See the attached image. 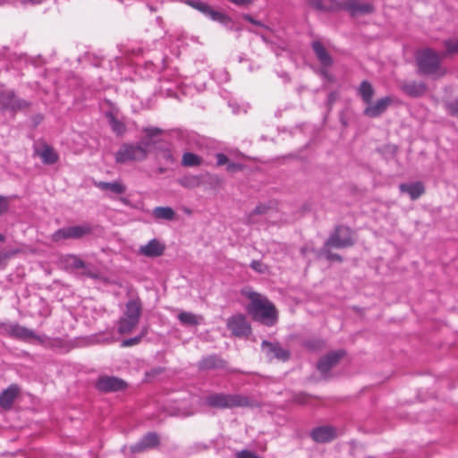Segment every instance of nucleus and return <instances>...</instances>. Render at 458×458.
Listing matches in <instances>:
<instances>
[{"mask_svg": "<svg viewBox=\"0 0 458 458\" xmlns=\"http://www.w3.org/2000/svg\"><path fill=\"white\" fill-rule=\"evenodd\" d=\"M243 296L250 301L247 307L248 313L253 319L267 326H273L277 319L276 310L272 302L264 295L246 287L242 291Z\"/></svg>", "mask_w": 458, "mask_h": 458, "instance_id": "f257e3e1", "label": "nucleus"}, {"mask_svg": "<svg viewBox=\"0 0 458 458\" xmlns=\"http://www.w3.org/2000/svg\"><path fill=\"white\" fill-rule=\"evenodd\" d=\"M416 72L420 76L439 79L446 74V70L442 66L439 54L430 47H425L415 53Z\"/></svg>", "mask_w": 458, "mask_h": 458, "instance_id": "f03ea898", "label": "nucleus"}, {"mask_svg": "<svg viewBox=\"0 0 458 458\" xmlns=\"http://www.w3.org/2000/svg\"><path fill=\"white\" fill-rule=\"evenodd\" d=\"M248 397L236 394L212 393L205 396L203 404L213 409H233L250 405Z\"/></svg>", "mask_w": 458, "mask_h": 458, "instance_id": "7ed1b4c3", "label": "nucleus"}, {"mask_svg": "<svg viewBox=\"0 0 458 458\" xmlns=\"http://www.w3.org/2000/svg\"><path fill=\"white\" fill-rule=\"evenodd\" d=\"M355 242L352 231H335L330 238L325 242L321 249L319 256L329 261H341L339 255L330 251L331 248H345L351 246Z\"/></svg>", "mask_w": 458, "mask_h": 458, "instance_id": "20e7f679", "label": "nucleus"}, {"mask_svg": "<svg viewBox=\"0 0 458 458\" xmlns=\"http://www.w3.org/2000/svg\"><path fill=\"white\" fill-rule=\"evenodd\" d=\"M142 311V305L139 299L130 300L125 306L123 316L118 321V332L128 334L138 325Z\"/></svg>", "mask_w": 458, "mask_h": 458, "instance_id": "39448f33", "label": "nucleus"}, {"mask_svg": "<svg viewBox=\"0 0 458 458\" xmlns=\"http://www.w3.org/2000/svg\"><path fill=\"white\" fill-rule=\"evenodd\" d=\"M31 103L16 96L13 90L0 91V109L11 113H17L29 108Z\"/></svg>", "mask_w": 458, "mask_h": 458, "instance_id": "423d86ee", "label": "nucleus"}, {"mask_svg": "<svg viewBox=\"0 0 458 458\" xmlns=\"http://www.w3.org/2000/svg\"><path fill=\"white\" fill-rule=\"evenodd\" d=\"M147 158L146 151L138 144L123 143L115 153V161L124 164L129 161H142Z\"/></svg>", "mask_w": 458, "mask_h": 458, "instance_id": "0eeeda50", "label": "nucleus"}, {"mask_svg": "<svg viewBox=\"0 0 458 458\" xmlns=\"http://www.w3.org/2000/svg\"><path fill=\"white\" fill-rule=\"evenodd\" d=\"M186 3L214 21H217L224 26L231 24V17H229L225 13L214 10L211 5L205 2L199 0H187Z\"/></svg>", "mask_w": 458, "mask_h": 458, "instance_id": "6e6552de", "label": "nucleus"}, {"mask_svg": "<svg viewBox=\"0 0 458 458\" xmlns=\"http://www.w3.org/2000/svg\"><path fill=\"white\" fill-rule=\"evenodd\" d=\"M62 263L66 269L72 271H81V273L89 277H96L97 274L89 264L85 263L76 255H67L62 258Z\"/></svg>", "mask_w": 458, "mask_h": 458, "instance_id": "1a4fd4ad", "label": "nucleus"}, {"mask_svg": "<svg viewBox=\"0 0 458 458\" xmlns=\"http://www.w3.org/2000/svg\"><path fill=\"white\" fill-rule=\"evenodd\" d=\"M340 10H344L351 16L355 17L374 13L375 6L370 3H364L359 0H344L340 3Z\"/></svg>", "mask_w": 458, "mask_h": 458, "instance_id": "9d476101", "label": "nucleus"}, {"mask_svg": "<svg viewBox=\"0 0 458 458\" xmlns=\"http://www.w3.org/2000/svg\"><path fill=\"white\" fill-rule=\"evenodd\" d=\"M393 103V98L389 96L377 99L375 103L372 101L367 104L363 110V115L369 118H377L382 115L389 106Z\"/></svg>", "mask_w": 458, "mask_h": 458, "instance_id": "9b49d317", "label": "nucleus"}, {"mask_svg": "<svg viewBox=\"0 0 458 458\" xmlns=\"http://www.w3.org/2000/svg\"><path fill=\"white\" fill-rule=\"evenodd\" d=\"M227 327L236 336H247L250 334L251 328L247 318L242 314L231 317L228 319Z\"/></svg>", "mask_w": 458, "mask_h": 458, "instance_id": "f8f14e48", "label": "nucleus"}, {"mask_svg": "<svg viewBox=\"0 0 458 458\" xmlns=\"http://www.w3.org/2000/svg\"><path fill=\"white\" fill-rule=\"evenodd\" d=\"M400 89L412 98H421L428 92V85L423 81H405L401 83Z\"/></svg>", "mask_w": 458, "mask_h": 458, "instance_id": "ddd939ff", "label": "nucleus"}, {"mask_svg": "<svg viewBox=\"0 0 458 458\" xmlns=\"http://www.w3.org/2000/svg\"><path fill=\"white\" fill-rule=\"evenodd\" d=\"M5 331L15 338L24 340V341H31L38 340L41 341V337L38 336L35 332L31 329H29L25 327L20 326L19 324L11 323L5 326Z\"/></svg>", "mask_w": 458, "mask_h": 458, "instance_id": "4468645a", "label": "nucleus"}, {"mask_svg": "<svg viewBox=\"0 0 458 458\" xmlns=\"http://www.w3.org/2000/svg\"><path fill=\"white\" fill-rule=\"evenodd\" d=\"M262 351L268 359H277L285 361L289 359L290 353L287 350L282 348L278 343L262 342Z\"/></svg>", "mask_w": 458, "mask_h": 458, "instance_id": "2eb2a0df", "label": "nucleus"}, {"mask_svg": "<svg viewBox=\"0 0 458 458\" xmlns=\"http://www.w3.org/2000/svg\"><path fill=\"white\" fill-rule=\"evenodd\" d=\"M145 135L137 143L146 151L148 155L149 149L153 145L159 141V136L162 133V130L157 127H147L143 129Z\"/></svg>", "mask_w": 458, "mask_h": 458, "instance_id": "dca6fc26", "label": "nucleus"}, {"mask_svg": "<svg viewBox=\"0 0 458 458\" xmlns=\"http://www.w3.org/2000/svg\"><path fill=\"white\" fill-rule=\"evenodd\" d=\"M344 356L343 351L331 352L328 354L323 356L318 362L317 368L318 370L323 375L327 376V374L330 371V369L339 361V360Z\"/></svg>", "mask_w": 458, "mask_h": 458, "instance_id": "f3484780", "label": "nucleus"}, {"mask_svg": "<svg viewBox=\"0 0 458 458\" xmlns=\"http://www.w3.org/2000/svg\"><path fill=\"white\" fill-rule=\"evenodd\" d=\"M126 383L115 377H101L97 382V387L103 392H113L125 388Z\"/></svg>", "mask_w": 458, "mask_h": 458, "instance_id": "a211bd4d", "label": "nucleus"}, {"mask_svg": "<svg viewBox=\"0 0 458 458\" xmlns=\"http://www.w3.org/2000/svg\"><path fill=\"white\" fill-rule=\"evenodd\" d=\"M20 392L21 388L18 386V385H10L6 389L0 393V407L4 410L11 409Z\"/></svg>", "mask_w": 458, "mask_h": 458, "instance_id": "6ab92c4d", "label": "nucleus"}, {"mask_svg": "<svg viewBox=\"0 0 458 458\" xmlns=\"http://www.w3.org/2000/svg\"><path fill=\"white\" fill-rule=\"evenodd\" d=\"M309 5L318 13H333L340 10L337 0H307Z\"/></svg>", "mask_w": 458, "mask_h": 458, "instance_id": "aec40b11", "label": "nucleus"}, {"mask_svg": "<svg viewBox=\"0 0 458 458\" xmlns=\"http://www.w3.org/2000/svg\"><path fill=\"white\" fill-rule=\"evenodd\" d=\"M311 437L317 443H326L336 437V430L330 426H321L311 431Z\"/></svg>", "mask_w": 458, "mask_h": 458, "instance_id": "412c9836", "label": "nucleus"}, {"mask_svg": "<svg viewBox=\"0 0 458 458\" xmlns=\"http://www.w3.org/2000/svg\"><path fill=\"white\" fill-rule=\"evenodd\" d=\"M165 244L157 239L150 240L145 245L140 247V253L148 258L158 257L163 254Z\"/></svg>", "mask_w": 458, "mask_h": 458, "instance_id": "4be33fe9", "label": "nucleus"}, {"mask_svg": "<svg viewBox=\"0 0 458 458\" xmlns=\"http://www.w3.org/2000/svg\"><path fill=\"white\" fill-rule=\"evenodd\" d=\"M158 444V437L156 433L149 432L146 434L138 443L130 446L131 453L143 452L148 448L154 447Z\"/></svg>", "mask_w": 458, "mask_h": 458, "instance_id": "5701e85b", "label": "nucleus"}, {"mask_svg": "<svg viewBox=\"0 0 458 458\" xmlns=\"http://www.w3.org/2000/svg\"><path fill=\"white\" fill-rule=\"evenodd\" d=\"M311 47L322 66L330 67L333 64L334 61L331 55L320 41H313Z\"/></svg>", "mask_w": 458, "mask_h": 458, "instance_id": "b1692460", "label": "nucleus"}, {"mask_svg": "<svg viewBox=\"0 0 458 458\" xmlns=\"http://www.w3.org/2000/svg\"><path fill=\"white\" fill-rule=\"evenodd\" d=\"M399 190L402 193L408 194L412 200L418 199L425 192V187L421 182L401 183Z\"/></svg>", "mask_w": 458, "mask_h": 458, "instance_id": "393cba45", "label": "nucleus"}, {"mask_svg": "<svg viewBox=\"0 0 458 458\" xmlns=\"http://www.w3.org/2000/svg\"><path fill=\"white\" fill-rule=\"evenodd\" d=\"M225 365V361L217 355H208L202 358L199 362L200 369H220Z\"/></svg>", "mask_w": 458, "mask_h": 458, "instance_id": "a878e982", "label": "nucleus"}, {"mask_svg": "<svg viewBox=\"0 0 458 458\" xmlns=\"http://www.w3.org/2000/svg\"><path fill=\"white\" fill-rule=\"evenodd\" d=\"M177 318L182 325L186 327L199 325L203 320L201 316L188 311H180L177 315Z\"/></svg>", "mask_w": 458, "mask_h": 458, "instance_id": "bb28decb", "label": "nucleus"}, {"mask_svg": "<svg viewBox=\"0 0 458 458\" xmlns=\"http://www.w3.org/2000/svg\"><path fill=\"white\" fill-rule=\"evenodd\" d=\"M374 94L375 90L371 83L368 81H361L358 88V95L366 105L372 101Z\"/></svg>", "mask_w": 458, "mask_h": 458, "instance_id": "cd10ccee", "label": "nucleus"}, {"mask_svg": "<svg viewBox=\"0 0 458 458\" xmlns=\"http://www.w3.org/2000/svg\"><path fill=\"white\" fill-rule=\"evenodd\" d=\"M45 165H53L57 162L58 155L54 148L48 145H44L41 151H37Z\"/></svg>", "mask_w": 458, "mask_h": 458, "instance_id": "c85d7f7f", "label": "nucleus"}, {"mask_svg": "<svg viewBox=\"0 0 458 458\" xmlns=\"http://www.w3.org/2000/svg\"><path fill=\"white\" fill-rule=\"evenodd\" d=\"M85 232L86 231H55L52 237L55 242L66 239H80L84 235Z\"/></svg>", "mask_w": 458, "mask_h": 458, "instance_id": "c756f323", "label": "nucleus"}, {"mask_svg": "<svg viewBox=\"0 0 458 458\" xmlns=\"http://www.w3.org/2000/svg\"><path fill=\"white\" fill-rule=\"evenodd\" d=\"M97 186L102 191H109L115 194H122L125 191V186L120 182H99Z\"/></svg>", "mask_w": 458, "mask_h": 458, "instance_id": "7c9ffc66", "label": "nucleus"}, {"mask_svg": "<svg viewBox=\"0 0 458 458\" xmlns=\"http://www.w3.org/2000/svg\"><path fill=\"white\" fill-rule=\"evenodd\" d=\"M153 216L159 220H173L175 213L170 207H157L153 209Z\"/></svg>", "mask_w": 458, "mask_h": 458, "instance_id": "2f4dec72", "label": "nucleus"}, {"mask_svg": "<svg viewBox=\"0 0 458 458\" xmlns=\"http://www.w3.org/2000/svg\"><path fill=\"white\" fill-rule=\"evenodd\" d=\"M443 45L445 48L443 56L458 55V38H451L444 40Z\"/></svg>", "mask_w": 458, "mask_h": 458, "instance_id": "473e14b6", "label": "nucleus"}, {"mask_svg": "<svg viewBox=\"0 0 458 458\" xmlns=\"http://www.w3.org/2000/svg\"><path fill=\"white\" fill-rule=\"evenodd\" d=\"M107 117L109 118V123L112 131L117 135H123L126 131L125 124L116 119L112 113H108Z\"/></svg>", "mask_w": 458, "mask_h": 458, "instance_id": "72a5a7b5", "label": "nucleus"}, {"mask_svg": "<svg viewBox=\"0 0 458 458\" xmlns=\"http://www.w3.org/2000/svg\"><path fill=\"white\" fill-rule=\"evenodd\" d=\"M201 157L198 155L186 152L182 156V165L184 166H198L201 165Z\"/></svg>", "mask_w": 458, "mask_h": 458, "instance_id": "f704fd0d", "label": "nucleus"}, {"mask_svg": "<svg viewBox=\"0 0 458 458\" xmlns=\"http://www.w3.org/2000/svg\"><path fill=\"white\" fill-rule=\"evenodd\" d=\"M147 334H148V328L144 327V328H142L141 333L139 335L123 340L122 343V346L123 347H130V346L136 345V344H140L142 337L145 336Z\"/></svg>", "mask_w": 458, "mask_h": 458, "instance_id": "c9c22d12", "label": "nucleus"}, {"mask_svg": "<svg viewBox=\"0 0 458 458\" xmlns=\"http://www.w3.org/2000/svg\"><path fill=\"white\" fill-rule=\"evenodd\" d=\"M445 109L450 115L458 118V98L453 101L445 103Z\"/></svg>", "mask_w": 458, "mask_h": 458, "instance_id": "e433bc0d", "label": "nucleus"}, {"mask_svg": "<svg viewBox=\"0 0 458 458\" xmlns=\"http://www.w3.org/2000/svg\"><path fill=\"white\" fill-rule=\"evenodd\" d=\"M271 205L269 203H260L251 212V215H264L266 214L270 208Z\"/></svg>", "mask_w": 458, "mask_h": 458, "instance_id": "4c0bfd02", "label": "nucleus"}, {"mask_svg": "<svg viewBox=\"0 0 458 458\" xmlns=\"http://www.w3.org/2000/svg\"><path fill=\"white\" fill-rule=\"evenodd\" d=\"M250 267L259 274H265L267 271V267L259 260H252Z\"/></svg>", "mask_w": 458, "mask_h": 458, "instance_id": "58836bf2", "label": "nucleus"}, {"mask_svg": "<svg viewBox=\"0 0 458 458\" xmlns=\"http://www.w3.org/2000/svg\"><path fill=\"white\" fill-rule=\"evenodd\" d=\"M10 199L0 195V216L6 213L9 209Z\"/></svg>", "mask_w": 458, "mask_h": 458, "instance_id": "ea45409f", "label": "nucleus"}, {"mask_svg": "<svg viewBox=\"0 0 458 458\" xmlns=\"http://www.w3.org/2000/svg\"><path fill=\"white\" fill-rule=\"evenodd\" d=\"M242 168H243V165L242 164L231 162L230 160L228 161V163L226 165V171L230 172V173H236L238 171L242 170Z\"/></svg>", "mask_w": 458, "mask_h": 458, "instance_id": "a19ab883", "label": "nucleus"}, {"mask_svg": "<svg viewBox=\"0 0 458 458\" xmlns=\"http://www.w3.org/2000/svg\"><path fill=\"white\" fill-rule=\"evenodd\" d=\"M237 458H259L254 452L242 450L236 454Z\"/></svg>", "mask_w": 458, "mask_h": 458, "instance_id": "79ce46f5", "label": "nucleus"}, {"mask_svg": "<svg viewBox=\"0 0 458 458\" xmlns=\"http://www.w3.org/2000/svg\"><path fill=\"white\" fill-rule=\"evenodd\" d=\"M43 120H44V115L42 114H36L34 115H32V117H31V127L33 129H35L36 127H38L42 123Z\"/></svg>", "mask_w": 458, "mask_h": 458, "instance_id": "37998d69", "label": "nucleus"}, {"mask_svg": "<svg viewBox=\"0 0 458 458\" xmlns=\"http://www.w3.org/2000/svg\"><path fill=\"white\" fill-rule=\"evenodd\" d=\"M216 165L218 166L227 165V163L229 161V158L227 157V156L223 153H217L216 155Z\"/></svg>", "mask_w": 458, "mask_h": 458, "instance_id": "c03bdc74", "label": "nucleus"}, {"mask_svg": "<svg viewBox=\"0 0 458 458\" xmlns=\"http://www.w3.org/2000/svg\"><path fill=\"white\" fill-rule=\"evenodd\" d=\"M242 18L245 21H249V22H250V23H252V24H254L256 26L264 27V24L260 21L255 20L252 16H250L248 13L242 14Z\"/></svg>", "mask_w": 458, "mask_h": 458, "instance_id": "a18cd8bd", "label": "nucleus"}, {"mask_svg": "<svg viewBox=\"0 0 458 458\" xmlns=\"http://www.w3.org/2000/svg\"><path fill=\"white\" fill-rule=\"evenodd\" d=\"M230 3L237 6H247L253 3L254 0H228Z\"/></svg>", "mask_w": 458, "mask_h": 458, "instance_id": "49530a36", "label": "nucleus"}, {"mask_svg": "<svg viewBox=\"0 0 458 458\" xmlns=\"http://www.w3.org/2000/svg\"><path fill=\"white\" fill-rule=\"evenodd\" d=\"M163 158L171 163L174 161V158L169 150H165L163 152Z\"/></svg>", "mask_w": 458, "mask_h": 458, "instance_id": "de8ad7c7", "label": "nucleus"}, {"mask_svg": "<svg viewBox=\"0 0 458 458\" xmlns=\"http://www.w3.org/2000/svg\"><path fill=\"white\" fill-rule=\"evenodd\" d=\"M336 98V96L334 92H331L329 95H328V98H327V104L328 105H332L335 100Z\"/></svg>", "mask_w": 458, "mask_h": 458, "instance_id": "09e8293b", "label": "nucleus"}, {"mask_svg": "<svg viewBox=\"0 0 458 458\" xmlns=\"http://www.w3.org/2000/svg\"><path fill=\"white\" fill-rule=\"evenodd\" d=\"M228 30H236V31H240L241 30V28L239 27H235L233 21L231 20V24L225 26Z\"/></svg>", "mask_w": 458, "mask_h": 458, "instance_id": "8fccbe9b", "label": "nucleus"}, {"mask_svg": "<svg viewBox=\"0 0 458 458\" xmlns=\"http://www.w3.org/2000/svg\"><path fill=\"white\" fill-rule=\"evenodd\" d=\"M67 229H72V230H75V229H85L84 227L82 226H80V225H74V226H70L68 227Z\"/></svg>", "mask_w": 458, "mask_h": 458, "instance_id": "3c124183", "label": "nucleus"}, {"mask_svg": "<svg viewBox=\"0 0 458 458\" xmlns=\"http://www.w3.org/2000/svg\"><path fill=\"white\" fill-rule=\"evenodd\" d=\"M165 171H166V168H164V167H159V168L157 169V172H158L159 174H164Z\"/></svg>", "mask_w": 458, "mask_h": 458, "instance_id": "603ef678", "label": "nucleus"}, {"mask_svg": "<svg viewBox=\"0 0 458 458\" xmlns=\"http://www.w3.org/2000/svg\"><path fill=\"white\" fill-rule=\"evenodd\" d=\"M4 239V235L0 233V242H2Z\"/></svg>", "mask_w": 458, "mask_h": 458, "instance_id": "864d4df0", "label": "nucleus"}, {"mask_svg": "<svg viewBox=\"0 0 458 458\" xmlns=\"http://www.w3.org/2000/svg\"><path fill=\"white\" fill-rule=\"evenodd\" d=\"M335 229L339 230V229H342V228L340 226H335Z\"/></svg>", "mask_w": 458, "mask_h": 458, "instance_id": "5fc2aeb1", "label": "nucleus"}, {"mask_svg": "<svg viewBox=\"0 0 458 458\" xmlns=\"http://www.w3.org/2000/svg\"><path fill=\"white\" fill-rule=\"evenodd\" d=\"M0 4H3V1L2 0H0Z\"/></svg>", "mask_w": 458, "mask_h": 458, "instance_id": "6e6d98bb", "label": "nucleus"}]
</instances>
